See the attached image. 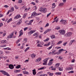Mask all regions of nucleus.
<instances>
[{
	"label": "nucleus",
	"instance_id": "obj_62",
	"mask_svg": "<svg viewBox=\"0 0 76 76\" xmlns=\"http://www.w3.org/2000/svg\"><path fill=\"white\" fill-rule=\"evenodd\" d=\"M3 25V24L2 23H0V27H1V26H2Z\"/></svg>",
	"mask_w": 76,
	"mask_h": 76
},
{
	"label": "nucleus",
	"instance_id": "obj_56",
	"mask_svg": "<svg viewBox=\"0 0 76 76\" xmlns=\"http://www.w3.org/2000/svg\"><path fill=\"white\" fill-rule=\"evenodd\" d=\"M3 51L0 50V54H3Z\"/></svg>",
	"mask_w": 76,
	"mask_h": 76
},
{
	"label": "nucleus",
	"instance_id": "obj_2",
	"mask_svg": "<svg viewBox=\"0 0 76 76\" xmlns=\"http://www.w3.org/2000/svg\"><path fill=\"white\" fill-rule=\"evenodd\" d=\"M49 58H48L45 59L43 61L44 63H43V65H47V61L49 59Z\"/></svg>",
	"mask_w": 76,
	"mask_h": 76
},
{
	"label": "nucleus",
	"instance_id": "obj_35",
	"mask_svg": "<svg viewBox=\"0 0 76 76\" xmlns=\"http://www.w3.org/2000/svg\"><path fill=\"white\" fill-rule=\"evenodd\" d=\"M58 19H57L56 20H54L53 22H52V23H54V22H58Z\"/></svg>",
	"mask_w": 76,
	"mask_h": 76
},
{
	"label": "nucleus",
	"instance_id": "obj_27",
	"mask_svg": "<svg viewBox=\"0 0 76 76\" xmlns=\"http://www.w3.org/2000/svg\"><path fill=\"white\" fill-rule=\"evenodd\" d=\"M25 44V43H23V45H22V46L21 47H20L21 49H23V48H24L23 46H24V45H25V44Z\"/></svg>",
	"mask_w": 76,
	"mask_h": 76
},
{
	"label": "nucleus",
	"instance_id": "obj_8",
	"mask_svg": "<svg viewBox=\"0 0 76 76\" xmlns=\"http://www.w3.org/2000/svg\"><path fill=\"white\" fill-rule=\"evenodd\" d=\"M40 14H37L36 12H34L32 13V15L34 16H38V15H40Z\"/></svg>",
	"mask_w": 76,
	"mask_h": 76
},
{
	"label": "nucleus",
	"instance_id": "obj_57",
	"mask_svg": "<svg viewBox=\"0 0 76 76\" xmlns=\"http://www.w3.org/2000/svg\"><path fill=\"white\" fill-rule=\"evenodd\" d=\"M28 10V8L24 10V12H27Z\"/></svg>",
	"mask_w": 76,
	"mask_h": 76
},
{
	"label": "nucleus",
	"instance_id": "obj_64",
	"mask_svg": "<svg viewBox=\"0 0 76 76\" xmlns=\"http://www.w3.org/2000/svg\"><path fill=\"white\" fill-rule=\"evenodd\" d=\"M15 73H18V70H16L15 71Z\"/></svg>",
	"mask_w": 76,
	"mask_h": 76
},
{
	"label": "nucleus",
	"instance_id": "obj_37",
	"mask_svg": "<svg viewBox=\"0 0 76 76\" xmlns=\"http://www.w3.org/2000/svg\"><path fill=\"white\" fill-rule=\"evenodd\" d=\"M55 29H57V30H59V29H60V27H56L55 28Z\"/></svg>",
	"mask_w": 76,
	"mask_h": 76
},
{
	"label": "nucleus",
	"instance_id": "obj_47",
	"mask_svg": "<svg viewBox=\"0 0 76 76\" xmlns=\"http://www.w3.org/2000/svg\"><path fill=\"white\" fill-rule=\"evenodd\" d=\"M28 61H29V60H26L24 61V63H28Z\"/></svg>",
	"mask_w": 76,
	"mask_h": 76
},
{
	"label": "nucleus",
	"instance_id": "obj_32",
	"mask_svg": "<svg viewBox=\"0 0 76 76\" xmlns=\"http://www.w3.org/2000/svg\"><path fill=\"white\" fill-rule=\"evenodd\" d=\"M26 15H27V14H25L24 15H23V18H26Z\"/></svg>",
	"mask_w": 76,
	"mask_h": 76
},
{
	"label": "nucleus",
	"instance_id": "obj_55",
	"mask_svg": "<svg viewBox=\"0 0 76 76\" xmlns=\"http://www.w3.org/2000/svg\"><path fill=\"white\" fill-rule=\"evenodd\" d=\"M14 7H15V9H18V7H17V6H16V5L14 6Z\"/></svg>",
	"mask_w": 76,
	"mask_h": 76
},
{
	"label": "nucleus",
	"instance_id": "obj_21",
	"mask_svg": "<svg viewBox=\"0 0 76 76\" xmlns=\"http://www.w3.org/2000/svg\"><path fill=\"white\" fill-rule=\"evenodd\" d=\"M50 44V42H49L48 44H45L44 45V46H48V45H49Z\"/></svg>",
	"mask_w": 76,
	"mask_h": 76
},
{
	"label": "nucleus",
	"instance_id": "obj_48",
	"mask_svg": "<svg viewBox=\"0 0 76 76\" xmlns=\"http://www.w3.org/2000/svg\"><path fill=\"white\" fill-rule=\"evenodd\" d=\"M51 30V29H48L46 30V31L48 32H50V31Z\"/></svg>",
	"mask_w": 76,
	"mask_h": 76
},
{
	"label": "nucleus",
	"instance_id": "obj_11",
	"mask_svg": "<svg viewBox=\"0 0 76 76\" xmlns=\"http://www.w3.org/2000/svg\"><path fill=\"white\" fill-rule=\"evenodd\" d=\"M0 72H1V73H2V74L3 75H6V73L7 72H6L4 70H1L0 71Z\"/></svg>",
	"mask_w": 76,
	"mask_h": 76
},
{
	"label": "nucleus",
	"instance_id": "obj_14",
	"mask_svg": "<svg viewBox=\"0 0 76 76\" xmlns=\"http://www.w3.org/2000/svg\"><path fill=\"white\" fill-rule=\"evenodd\" d=\"M35 71H36V70L35 69L32 70L33 74L34 75H36V72Z\"/></svg>",
	"mask_w": 76,
	"mask_h": 76
},
{
	"label": "nucleus",
	"instance_id": "obj_44",
	"mask_svg": "<svg viewBox=\"0 0 76 76\" xmlns=\"http://www.w3.org/2000/svg\"><path fill=\"white\" fill-rule=\"evenodd\" d=\"M49 26V24L48 23H47L45 26V27H47V26Z\"/></svg>",
	"mask_w": 76,
	"mask_h": 76
},
{
	"label": "nucleus",
	"instance_id": "obj_60",
	"mask_svg": "<svg viewBox=\"0 0 76 76\" xmlns=\"http://www.w3.org/2000/svg\"><path fill=\"white\" fill-rule=\"evenodd\" d=\"M23 74H24V75H25L26 74V71H23Z\"/></svg>",
	"mask_w": 76,
	"mask_h": 76
},
{
	"label": "nucleus",
	"instance_id": "obj_36",
	"mask_svg": "<svg viewBox=\"0 0 76 76\" xmlns=\"http://www.w3.org/2000/svg\"><path fill=\"white\" fill-rule=\"evenodd\" d=\"M57 75H61V72H56L55 73Z\"/></svg>",
	"mask_w": 76,
	"mask_h": 76
},
{
	"label": "nucleus",
	"instance_id": "obj_33",
	"mask_svg": "<svg viewBox=\"0 0 76 76\" xmlns=\"http://www.w3.org/2000/svg\"><path fill=\"white\" fill-rule=\"evenodd\" d=\"M58 58V59H59L60 60H61L62 61L63 60V57H59Z\"/></svg>",
	"mask_w": 76,
	"mask_h": 76
},
{
	"label": "nucleus",
	"instance_id": "obj_13",
	"mask_svg": "<svg viewBox=\"0 0 76 76\" xmlns=\"http://www.w3.org/2000/svg\"><path fill=\"white\" fill-rule=\"evenodd\" d=\"M20 18V15H17L14 18V19H19Z\"/></svg>",
	"mask_w": 76,
	"mask_h": 76
},
{
	"label": "nucleus",
	"instance_id": "obj_51",
	"mask_svg": "<svg viewBox=\"0 0 76 76\" xmlns=\"http://www.w3.org/2000/svg\"><path fill=\"white\" fill-rule=\"evenodd\" d=\"M51 13L50 12L48 14H47V17H48V16H50V14H51Z\"/></svg>",
	"mask_w": 76,
	"mask_h": 76
},
{
	"label": "nucleus",
	"instance_id": "obj_43",
	"mask_svg": "<svg viewBox=\"0 0 76 76\" xmlns=\"http://www.w3.org/2000/svg\"><path fill=\"white\" fill-rule=\"evenodd\" d=\"M22 1V0H19L18 1V3H21Z\"/></svg>",
	"mask_w": 76,
	"mask_h": 76
},
{
	"label": "nucleus",
	"instance_id": "obj_10",
	"mask_svg": "<svg viewBox=\"0 0 76 76\" xmlns=\"http://www.w3.org/2000/svg\"><path fill=\"white\" fill-rule=\"evenodd\" d=\"M66 51V50H64L63 49H61L58 50V53L59 54H60L61 53V52H62V51Z\"/></svg>",
	"mask_w": 76,
	"mask_h": 76
},
{
	"label": "nucleus",
	"instance_id": "obj_22",
	"mask_svg": "<svg viewBox=\"0 0 76 76\" xmlns=\"http://www.w3.org/2000/svg\"><path fill=\"white\" fill-rule=\"evenodd\" d=\"M63 42V41L61 40L59 42L57 43V45H59V44H61Z\"/></svg>",
	"mask_w": 76,
	"mask_h": 76
},
{
	"label": "nucleus",
	"instance_id": "obj_49",
	"mask_svg": "<svg viewBox=\"0 0 76 76\" xmlns=\"http://www.w3.org/2000/svg\"><path fill=\"white\" fill-rule=\"evenodd\" d=\"M75 42V40H71L70 41V42H71V43L73 42Z\"/></svg>",
	"mask_w": 76,
	"mask_h": 76
},
{
	"label": "nucleus",
	"instance_id": "obj_34",
	"mask_svg": "<svg viewBox=\"0 0 76 76\" xmlns=\"http://www.w3.org/2000/svg\"><path fill=\"white\" fill-rule=\"evenodd\" d=\"M27 25H32V23L31 22H29V23H26Z\"/></svg>",
	"mask_w": 76,
	"mask_h": 76
},
{
	"label": "nucleus",
	"instance_id": "obj_16",
	"mask_svg": "<svg viewBox=\"0 0 76 76\" xmlns=\"http://www.w3.org/2000/svg\"><path fill=\"white\" fill-rule=\"evenodd\" d=\"M21 23H22V19H20V20L17 23V25H19V24H20Z\"/></svg>",
	"mask_w": 76,
	"mask_h": 76
},
{
	"label": "nucleus",
	"instance_id": "obj_31",
	"mask_svg": "<svg viewBox=\"0 0 76 76\" xmlns=\"http://www.w3.org/2000/svg\"><path fill=\"white\" fill-rule=\"evenodd\" d=\"M43 9H44L42 8H40V10H39V11H40V12H42Z\"/></svg>",
	"mask_w": 76,
	"mask_h": 76
},
{
	"label": "nucleus",
	"instance_id": "obj_12",
	"mask_svg": "<svg viewBox=\"0 0 76 76\" xmlns=\"http://www.w3.org/2000/svg\"><path fill=\"white\" fill-rule=\"evenodd\" d=\"M14 67V66H13V65L12 64H10L9 65V68L10 69H13Z\"/></svg>",
	"mask_w": 76,
	"mask_h": 76
},
{
	"label": "nucleus",
	"instance_id": "obj_20",
	"mask_svg": "<svg viewBox=\"0 0 76 76\" xmlns=\"http://www.w3.org/2000/svg\"><path fill=\"white\" fill-rule=\"evenodd\" d=\"M53 62L49 61V63L48 64V66H51V65L53 64Z\"/></svg>",
	"mask_w": 76,
	"mask_h": 76
},
{
	"label": "nucleus",
	"instance_id": "obj_29",
	"mask_svg": "<svg viewBox=\"0 0 76 76\" xmlns=\"http://www.w3.org/2000/svg\"><path fill=\"white\" fill-rule=\"evenodd\" d=\"M50 39L49 38H47L46 39H45L44 40V42H46V41H48Z\"/></svg>",
	"mask_w": 76,
	"mask_h": 76
},
{
	"label": "nucleus",
	"instance_id": "obj_5",
	"mask_svg": "<svg viewBox=\"0 0 76 76\" xmlns=\"http://www.w3.org/2000/svg\"><path fill=\"white\" fill-rule=\"evenodd\" d=\"M14 35V32H12L11 34L9 35L8 36V37L9 38H13V35Z\"/></svg>",
	"mask_w": 76,
	"mask_h": 76
},
{
	"label": "nucleus",
	"instance_id": "obj_58",
	"mask_svg": "<svg viewBox=\"0 0 76 76\" xmlns=\"http://www.w3.org/2000/svg\"><path fill=\"white\" fill-rule=\"evenodd\" d=\"M53 59H51L50 61H49L50 62H53Z\"/></svg>",
	"mask_w": 76,
	"mask_h": 76
},
{
	"label": "nucleus",
	"instance_id": "obj_17",
	"mask_svg": "<svg viewBox=\"0 0 76 76\" xmlns=\"http://www.w3.org/2000/svg\"><path fill=\"white\" fill-rule=\"evenodd\" d=\"M41 58H39L37 59H36L35 61L36 62H39V61H41Z\"/></svg>",
	"mask_w": 76,
	"mask_h": 76
},
{
	"label": "nucleus",
	"instance_id": "obj_52",
	"mask_svg": "<svg viewBox=\"0 0 76 76\" xmlns=\"http://www.w3.org/2000/svg\"><path fill=\"white\" fill-rule=\"evenodd\" d=\"M75 59H73L72 61H71V62L72 63H74V62H75Z\"/></svg>",
	"mask_w": 76,
	"mask_h": 76
},
{
	"label": "nucleus",
	"instance_id": "obj_3",
	"mask_svg": "<svg viewBox=\"0 0 76 76\" xmlns=\"http://www.w3.org/2000/svg\"><path fill=\"white\" fill-rule=\"evenodd\" d=\"M59 32L60 35H64V34H65L66 31H65V30H60L59 31Z\"/></svg>",
	"mask_w": 76,
	"mask_h": 76
},
{
	"label": "nucleus",
	"instance_id": "obj_53",
	"mask_svg": "<svg viewBox=\"0 0 76 76\" xmlns=\"http://www.w3.org/2000/svg\"><path fill=\"white\" fill-rule=\"evenodd\" d=\"M35 35H36V37H37L38 35L37 34V33H35L33 34L34 36H35Z\"/></svg>",
	"mask_w": 76,
	"mask_h": 76
},
{
	"label": "nucleus",
	"instance_id": "obj_1",
	"mask_svg": "<svg viewBox=\"0 0 76 76\" xmlns=\"http://www.w3.org/2000/svg\"><path fill=\"white\" fill-rule=\"evenodd\" d=\"M61 23L63 24V25H66L67 24V21L63 19H62L60 22Z\"/></svg>",
	"mask_w": 76,
	"mask_h": 76
},
{
	"label": "nucleus",
	"instance_id": "obj_45",
	"mask_svg": "<svg viewBox=\"0 0 76 76\" xmlns=\"http://www.w3.org/2000/svg\"><path fill=\"white\" fill-rule=\"evenodd\" d=\"M1 42L2 43H6V42H5V41L2 40L1 41Z\"/></svg>",
	"mask_w": 76,
	"mask_h": 76
},
{
	"label": "nucleus",
	"instance_id": "obj_24",
	"mask_svg": "<svg viewBox=\"0 0 76 76\" xmlns=\"http://www.w3.org/2000/svg\"><path fill=\"white\" fill-rule=\"evenodd\" d=\"M42 12L44 13H45L47 12V9L46 8L43 9Z\"/></svg>",
	"mask_w": 76,
	"mask_h": 76
},
{
	"label": "nucleus",
	"instance_id": "obj_63",
	"mask_svg": "<svg viewBox=\"0 0 76 76\" xmlns=\"http://www.w3.org/2000/svg\"><path fill=\"white\" fill-rule=\"evenodd\" d=\"M31 3V4H33V5H35V4L34 2H32Z\"/></svg>",
	"mask_w": 76,
	"mask_h": 76
},
{
	"label": "nucleus",
	"instance_id": "obj_4",
	"mask_svg": "<svg viewBox=\"0 0 76 76\" xmlns=\"http://www.w3.org/2000/svg\"><path fill=\"white\" fill-rule=\"evenodd\" d=\"M44 44V43L42 42H40V43L38 44L37 46V47H42V46H41Z\"/></svg>",
	"mask_w": 76,
	"mask_h": 76
},
{
	"label": "nucleus",
	"instance_id": "obj_42",
	"mask_svg": "<svg viewBox=\"0 0 76 76\" xmlns=\"http://www.w3.org/2000/svg\"><path fill=\"white\" fill-rule=\"evenodd\" d=\"M74 73V72L73 71H71L70 72H69V73Z\"/></svg>",
	"mask_w": 76,
	"mask_h": 76
},
{
	"label": "nucleus",
	"instance_id": "obj_18",
	"mask_svg": "<svg viewBox=\"0 0 76 76\" xmlns=\"http://www.w3.org/2000/svg\"><path fill=\"white\" fill-rule=\"evenodd\" d=\"M20 34L19 35V37H20L23 34V31L22 30L20 31Z\"/></svg>",
	"mask_w": 76,
	"mask_h": 76
},
{
	"label": "nucleus",
	"instance_id": "obj_50",
	"mask_svg": "<svg viewBox=\"0 0 76 76\" xmlns=\"http://www.w3.org/2000/svg\"><path fill=\"white\" fill-rule=\"evenodd\" d=\"M28 27H25L24 28V31H26L27 29H28Z\"/></svg>",
	"mask_w": 76,
	"mask_h": 76
},
{
	"label": "nucleus",
	"instance_id": "obj_26",
	"mask_svg": "<svg viewBox=\"0 0 76 76\" xmlns=\"http://www.w3.org/2000/svg\"><path fill=\"white\" fill-rule=\"evenodd\" d=\"M15 67L16 69H19L20 67V65H18Z\"/></svg>",
	"mask_w": 76,
	"mask_h": 76
},
{
	"label": "nucleus",
	"instance_id": "obj_54",
	"mask_svg": "<svg viewBox=\"0 0 76 76\" xmlns=\"http://www.w3.org/2000/svg\"><path fill=\"white\" fill-rule=\"evenodd\" d=\"M48 31H47V30H46L44 32V33H43V34H46V33H47Z\"/></svg>",
	"mask_w": 76,
	"mask_h": 76
},
{
	"label": "nucleus",
	"instance_id": "obj_61",
	"mask_svg": "<svg viewBox=\"0 0 76 76\" xmlns=\"http://www.w3.org/2000/svg\"><path fill=\"white\" fill-rule=\"evenodd\" d=\"M6 75H7V76H10V75L7 72L6 73Z\"/></svg>",
	"mask_w": 76,
	"mask_h": 76
},
{
	"label": "nucleus",
	"instance_id": "obj_59",
	"mask_svg": "<svg viewBox=\"0 0 76 76\" xmlns=\"http://www.w3.org/2000/svg\"><path fill=\"white\" fill-rule=\"evenodd\" d=\"M54 74L53 73L49 74V75L50 76H53Z\"/></svg>",
	"mask_w": 76,
	"mask_h": 76
},
{
	"label": "nucleus",
	"instance_id": "obj_28",
	"mask_svg": "<svg viewBox=\"0 0 76 76\" xmlns=\"http://www.w3.org/2000/svg\"><path fill=\"white\" fill-rule=\"evenodd\" d=\"M64 5V3H60L58 5H59V6H63Z\"/></svg>",
	"mask_w": 76,
	"mask_h": 76
},
{
	"label": "nucleus",
	"instance_id": "obj_7",
	"mask_svg": "<svg viewBox=\"0 0 76 76\" xmlns=\"http://www.w3.org/2000/svg\"><path fill=\"white\" fill-rule=\"evenodd\" d=\"M72 65H70L69 66V67L68 68H66V70H73V67H72Z\"/></svg>",
	"mask_w": 76,
	"mask_h": 76
},
{
	"label": "nucleus",
	"instance_id": "obj_6",
	"mask_svg": "<svg viewBox=\"0 0 76 76\" xmlns=\"http://www.w3.org/2000/svg\"><path fill=\"white\" fill-rule=\"evenodd\" d=\"M72 35V33L68 32L66 34H65V36L67 37H70V36H71V35Z\"/></svg>",
	"mask_w": 76,
	"mask_h": 76
},
{
	"label": "nucleus",
	"instance_id": "obj_40",
	"mask_svg": "<svg viewBox=\"0 0 76 76\" xmlns=\"http://www.w3.org/2000/svg\"><path fill=\"white\" fill-rule=\"evenodd\" d=\"M39 76H47V74L41 75H40Z\"/></svg>",
	"mask_w": 76,
	"mask_h": 76
},
{
	"label": "nucleus",
	"instance_id": "obj_38",
	"mask_svg": "<svg viewBox=\"0 0 76 76\" xmlns=\"http://www.w3.org/2000/svg\"><path fill=\"white\" fill-rule=\"evenodd\" d=\"M21 39H19L18 40H17V43L18 44V42H20V40H21Z\"/></svg>",
	"mask_w": 76,
	"mask_h": 76
},
{
	"label": "nucleus",
	"instance_id": "obj_23",
	"mask_svg": "<svg viewBox=\"0 0 76 76\" xmlns=\"http://www.w3.org/2000/svg\"><path fill=\"white\" fill-rule=\"evenodd\" d=\"M13 10H14V8L13 7H11V10H9V11H10V12H13Z\"/></svg>",
	"mask_w": 76,
	"mask_h": 76
},
{
	"label": "nucleus",
	"instance_id": "obj_41",
	"mask_svg": "<svg viewBox=\"0 0 76 76\" xmlns=\"http://www.w3.org/2000/svg\"><path fill=\"white\" fill-rule=\"evenodd\" d=\"M26 7V6L25 5H24V6H23L22 8V9H25Z\"/></svg>",
	"mask_w": 76,
	"mask_h": 76
},
{
	"label": "nucleus",
	"instance_id": "obj_39",
	"mask_svg": "<svg viewBox=\"0 0 76 76\" xmlns=\"http://www.w3.org/2000/svg\"><path fill=\"white\" fill-rule=\"evenodd\" d=\"M52 47H53V45H51L50 47H49V48H48L47 49L48 50H50L51 48H52Z\"/></svg>",
	"mask_w": 76,
	"mask_h": 76
},
{
	"label": "nucleus",
	"instance_id": "obj_15",
	"mask_svg": "<svg viewBox=\"0 0 76 76\" xmlns=\"http://www.w3.org/2000/svg\"><path fill=\"white\" fill-rule=\"evenodd\" d=\"M36 55H35V54L33 53L32 54L30 55H29L30 57H35Z\"/></svg>",
	"mask_w": 76,
	"mask_h": 76
},
{
	"label": "nucleus",
	"instance_id": "obj_19",
	"mask_svg": "<svg viewBox=\"0 0 76 76\" xmlns=\"http://www.w3.org/2000/svg\"><path fill=\"white\" fill-rule=\"evenodd\" d=\"M58 70L59 71H63V67L61 66L58 68Z\"/></svg>",
	"mask_w": 76,
	"mask_h": 76
},
{
	"label": "nucleus",
	"instance_id": "obj_46",
	"mask_svg": "<svg viewBox=\"0 0 76 76\" xmlns=\"http://www.w3.org/2000/svg\"><path fill=\"white\" fill-rule=\"evenodd\" d=\"M67 43V42H66L63 44V45H64V46H65L66 44Z\"/></svg>",
	"mask_w": 76,
	"mask_h": 76
},
{
	"label": "nucleus",
	"instance_id": "obj_25",
	"mask_svg": "<svg viewBox=\"0 0 76 76\" xmlns=\"http://www.w3.org/2000/svg\"><path fill=\"white\" fill-rule=\"evenodd\" d=\"M30 48L29 47H28L27 48L24 50L25 52H26V51H28V50H29V49Z\"/></svg>",
	"mask_w": 76,
	"mask_h": 76
},
{
	"label": "nucleus",
	"instance_id": "obj_9",
	"mask_svg": "<svg viewBox=\"0 0 76 76\" xmlns=\"http://www.w3.org/2000/svg\"><path fill=\"white\" fill-rule=\"evenodd\" d=\"M60 63H57L55 65V67L56 68H57V69H58V67H59V66H60Z\"/></svg>",
	"mask_w": 76,
	"mask_h": 76
},
{
	"label": "nucleus",
	"instance_id": "obj_30",
	"mask_svg": "<svg viewBox=\"0 0 76 76\" xmlns=\"http://www.w3.org/2000/svg\"><path fill=\"white\" fill-rule=\"evenodd\" d=\"M51 37L52 39H53V38H55V35H53L52 36H51Z\"/></svg>",
	"mask_w": 76,
	"mask_h": 76
}]
</instances>
